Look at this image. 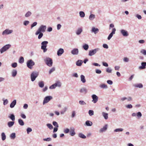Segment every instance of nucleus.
Listing matches in <instances>:
<instances>
[{
    "label": "nucleus",
    "mask_w": 146,
    "mask_h": 146,
    "mask_svg": "<svg viewBox=\"0 0 146 146\" xmlns=\"http://www.w3.org/2000/svg\"><path fill=\"white\" fill-rule=\"evenodd\" d=\"M32 131V129L31 128L28 127L27 129V131L28 134H29L30 132Z\"/></svg>",
    "instance_id": "4d7b16f0"
},
{
    "label": "nucleus",
    "mask_w": 146,
    "mask_h": 146,
    "mask_svg": "<svg viewBox=\"0 0 146 146\" xmlns=\"http://www.w3.org/2000/svg\"><path fill=\"white\" fill-rule=\"evenodd\" d=\"M125 107L128 109H131L133 108V106L131 104H129L126 106Z\"/></svg>",
    "instance_id": "6e6d98bb"
},
{
    "label": "nucleus",
    "mask_w": 146,
    "mask_h": 146,
    "mask_svg": "<svg viewBox=\"0 0 146 146\" xmlns=\"http://www.w3.org/2000/svg\"><path fill=\"white\" fill-rule=\"evenodd\" d=\"M80 16L82 18H83L85 17V14L82 11H81L79 12Z\"/></svg>",
    "instance_id": "79ce46f5"
},
{
    "label": "nucleus",
    "mask_w": 146,
    "mask_h": 146,
    "mask_svg": "<svg viewBox=\"0 0 146 146\" xmlns=\"http://www.w3.org/2000/svg\"><path fill=\"white\" fill-rule=\"evenodd\" d=\"M69 132L70 135L71 136H73L76 134V133L75 132L74 129V128L71 129Z\"/></svg>",
    "instance_id": "bb28decb"
},
{
    "label": "nucleus",
    "mask_w": 146,
    "mask_h": 146,
    "mask_svg": "<svg viewBox=\"0 0 146 146\" xmlns=\"http://www.w3.org/2000/svg\"><path fill=\"white\" fill-rule=\"evenodd\" d=\"M38 73L36 71L32 72L31 74V78L32 82L34 81L36 78L38 77Z\"/></svg>",
    "instance_id": "20e7f679"
},
{
    "label": "nucleus",
    "mask_w": 146,
    "mask_h": 146,
    "mask_svg": "<svg viewBox=\"0 0 146 146\" xmlns=\"http://www.w3.org/2000/svg\"><path fill=\"white\" fill-rule=\"evenodd\" d=\"M38 84L39 87L41 88H43L44 87V83L42 81L39 82Z\"/></svg>",
    "instance_id": "c9c22d12"
},
{
    "label": "nucleus",
    "mask_w": 146,
    "mask_h": 146,
    "mask_svg": "<svg viewBox=\"0 0 146 146\" xmlns=\"http://www.w3.org/2000/svg\"><path fill=\"white\" fill-rule=\"evenodd\" d=\"M100 49L98 48H96L89 51L88 55L91 56L95 55L97 52L100 50Z\"/></svg>",
    "instance_id": "0eeeda50"
},
{
    "label": "nucleus",
    "mask_w": 146,
    "mask_h": 146,
    "mask_svg": "<svg viewBox=\"0 0 146 146\" xmlns=\"http://www.w3.org/2000/svg\"><path fill=\"white\" fill-rule=\"evenodd\" d=\"M75 115H76V112H75V111H72V115H71V117L72 118L74 117L75 116Z\"/></svg>",
    "instance_id": "338daca9"
},
{
    "label": "nucleus",
    "mask_w": 146,
    "mask_h": 146,
    "mask_svg": "<svg viewBox=\"0 0 146 146\" xmlns=\"http://www.w3.org/2000/svg\"><path fill=\"white\" fill-rule=\"evenodd\" d=\"M39 35L38 36V38L39 39H40L43 36V34L42 33L40 32V33H39Z\"/></svg>",
    "instance_id": "bf43d9fd"
},
{
    "label": "nucleus",
    "mask_w": 146,
    "mask_h": 146,
    "mask_svg": "<svg viewBox=\"0 0 146 146\" xmlns=\"http://www.w3.org/2000/svg\"><path fill=\"white\" fill-rule=\"evenodd\" d=\"M78 136L82 139H85L86 138V137L84 134L82 133H80L78 134Z\"/></svg>",
    "instance_id": "f704fd0d"
},
{
    "label": "nucleus",
    "mask_w": 146,
    "mask_h": 146,
    "mask_svg": "<svg viewBox=\"0 0 146 146\" xmlns=\"http://www.w3.org/2000/svg\"><path fill=\"white\" fill-rule=\"evenodd\" d=\"M14 123L15 122L13 121H9L7 123L8 126L9 127H11L13 126Z\"/></svg>",
    "instance_id": "c756f323"
},
{
    "label": "nucleus",
    "mask_w": 146,
    "mask_h": 146,
    "mask_svg": "<svg viewBox=\"0 0 146 146\" xmlns=\"http://www.w3.org/2000/svg\"><path fill=\"white\" fill-rule=\"evenodd\" d=\"M1 139L3 141L5 140L6 138V135L4 132H3L1 134Z\"/></svg>",
    "instance_id": "473e14b6"
},
{
    "label": "nucleus",
    "mask_w": 146,
    "mask_h": 146,
    "mask_svg": "<svg viewBox=\"0 0 146 146\" xmlns=\"http://www.w3.org/2000/svg\"><path fill=\"white\" fill-rule=\"evenodd\" d=\"M79 104L82 105H84L86 104V103L83 100H80L79 101Z\"/></svg>",
    "instance_id": "8fccbe9b"
},
{
    "label": "nucleus",
    "mask_w": 146,
    "mask_h": 146,
    "mask_svg": "<svg viewBox=\"0 0 146 146\" xmlns=\"http://www.w3.org/2000/svg\"><path fill=\"white\" fill-rule=\"evenodd\" d=\"M91 97L92 99V102L94 104L96 103L98 101V96L95 94H93Z\"/></svg>",
    "instance_id": "1a4fd4ad"
},
{
    "label": "nucleus",
    "mask_w": 146,
    "mask_h": 146,
    "mask_svg": "<svg viewBox=\"0 0 146 146\" xmlns=\"http://www.w3.org/2000/svg\"><path fill=\"white\" fill-rule=\"evenodd\" d=\"M35 64V62L31 59L28 60L27 62V66L30 69H32Z\"/></svg>",
    "instance_id": "39448f33"
},
{
    "label": "nucleus",
    "mask_w": 146,
    "mask_h": 146,
    "mask_svg": "<svg viewBox=\"0 0 146 146\" xmlns=\"http://www.w3.org/2000/svg\"><path fill=\"white\" fill-rule=\"evenodd\" d=\"M140 52L143 55L145 56L146 55V50L142 49L140 50Z\"/></svg>",
    "instance_id": "37998d69"
},
{
    "label": "nucleus",
    "mask_w": 146,
    "mask_h": 146,
    "mask_svg": "<svg viewBox=\"0 0 146 146\" xmlns=\"http://www.w3.org/2000/svg\"><path fill=\"white\" fill-rule=\"evenodd\" d=\"M8 117L11 119L12 121H14L15 119V116L13 114H11L8 116Z\"/></svg>",
    "instance_id": "cd10ccee"
},
{
    "label": "nucleus",
    "mask_w": 146,
    "mask_h": 146,
    "mask_svg": "<svg viewBox=\"0 0 146 146\" xmlns=\"http://www.w3.org/2000/svg\"><path fill=\"white\" fill-rule=\"evenodd\" d=\"M137 117L139 118L142 116V114L140 112H138L137 113Z\"/></svg>",
    "instance_id": "e2e57ef3"
},
{
    "label": "nucleus",
    "mask_w": 146,
    "mask_h": 146,
    "mask_svg": "<svg viewBox=\"0 0 146 146\" xmlns=\"http://www.w3.org/2000/svg\"><path fill=\"white\" fill-rule=\"evenodd\" d=\"M82 31V29L81 28H79L76 31V34L77 35H80Z\"/></svg>",
    "instance_id": "6ab92c4d"
},
{
    "label": "nucleus",
    "mask_w": 146,
    "mask_h": 146,
    "mask_svg": "<svg viewBox=\"0 0 146 146\" xmlns=\"http://www.w3.org/2000/svg\"><path fill=\"white\" fill-rule=\"evenodd\" d=\"M123 130V128H117L115 129L114 131V132H122Z\"/></svg>",
    "instance_id": "58836bf2"
},
{
    "label": "nucleus",
    "mask_w": 146,
    "mask_h": 146,
    "mask_svg": "<svg viewBox=\"0 0 146 146\" xmlns=\"http://www.w3.org/2000/svg\"><path fill=\"white\" fill-rule=\"evenodd\" d=\"M146 62H142L141 63V66L139 67V68L140 69H144L146 68Z\"/></svg>",
    "instance_id": "dca6fc26"
},
{
    "label": "nucleus",
    "mask_w": 146,
    "mask_h": 146,
    "mask_svg": "<svg viewBox=\"0 0 146 146\" xmlns=\"http://www.w3.org/2000/svg\"><path fill=\"white\" fill-rule=\"evenodd\" d=\"M120 32L124 36H127L129 34L127 31L124 29H122L120 31Z\"/></svg>",
    "instance_id": "4468645a"
},
{
    "label": "nucleus",
    "mask_w": 146,
    "mask_h": 146,
    "mask_svg": "<svg viewBox=\"0 0 146 146\" xmlns=\"http://www.w3.org/2000/svg\"><path fill=\"white\" fill-rule=\"evenodd\" d=\"M90 31L91 33L96 34L99 31V30L98 28H96L95 27H92Z\"/></svg>",
    "instance_id": "f8f14e48"
},
{
    "label": "nucleus",
    "mask_w": 146,
    "mask_h": 146,
    "mask_svg": "<svg viewBox=\"0 0 146 146\" xmlns=\"http://www.w3.org/2000/svg\"><path fill=\"white\" fill-rule=\"evenodd\" d=\"M108 113L104 112L102 113V116L106 120H107L108 119Z\"/></svg>",
    "instance_id": "a211bd4d"
},
{
    "label": "nucleus",
    "mask_w": 146,
    "mask_h": 146,
    "mask_svg": "<svg viewBox=\"0 0 146 146\" xmlns=\"http://www.w3.org/2000/svg\"><path fill=\"white\" fill-rule=\"evenodd\" d=\"M100 87L103 89H107L108 88L107 86L105 84H102L100 85Z\"/></svg>",
    "instance_id": "e433bc0d"
},
{
    "label": "nucleus",
    "mask_w": 146,
    "mask_h": 146,
    "mask_svg": "<svg viewBox=\"0 0 146 146\" xmlns=\"http://www.w3.org/2000/svg\"><path fill=\"white\" fill-rule=\"evenodd\" d=\"M88 113L90 116H92L94 114V111L92 110H90L88 111Z\"/></svg>",
    "instance_id": "a18cd8bd"
},
{
    "label": "nucleus",
    "mask_w": 146,
    "mask_h": 146,
    "mask_svg": "<svg viewBox=\"0 0 146 146\" xmlns=\"http://www.w3.org/2000/svg\"><path fill=\"white\" fill-rule=\"evenodd\" d=\"M112 71V70L109 68H108L106 69V72L109 73H111Z\"/></svg>",
    "instance_id": "864d4df0"
},
{
    "label": "nucleus",
    "mask_w": 146,
    "mask_h": 146,
    "mask_svg": "<svg viewBox=\"0 0 146 146\" xmlns=\"http://www.w3.org/2000/svg\"><path fill=\"white\" fill-rule=\"evenodd\" d=\"M56 88L55 84H54L51 86L49 87V88L50 89H52L55 88Z\"/></svg>",
    "instance_id": "680f3d73"
},
{
    "label": "nucleus",
    "mask_w": 146,
    "mask_h": 146,
    "mask_svg": "<svg viewBox=\"0 0 146 146\" xmlns=\"http://www.w3.org/2000/svg\"><path fill=\"white\" fill-rule=\"evenodd\" d=\"M17 64L16 62H14L11 64V66L13 68H15L17 66Z\"/></svg>",
    "instance_id": "3c124183"
},
{
    "label": "nucleus",
    "mask_w": 146,
    "mask_h": 146,
    "mask_svg": "<svg viewBox=\"0 0 146 146\" xmlns=\"http://www.w3.org/2000/svg\"><path fill=\"white\" fill-rule=\"evenodd\" d=\"M48 43V42L47 41H44L41 43V49L43 50L44 52H45L47 50V49L46 48Z\"/></svg>",
    "instance_id": "7ed1b4c3"
},
{
    "label": "nucleus",
    "mask_w": 146,
    "mask_h": 146,
    "mask_svg": "<svg viewBox=\"0 0 146 146\" xmlns=\"http://www.w3.org/2000/svg\"><path fill=\"white\" fill-rule=\"evenodd\" d=\"M54 84L56 87H60L61 85V84L59 81H57Z\"/></svg>",
    "instance_id": "ea45409f"
},
{
    "label": "nucleus",
    "mask_w": 146,
    "mask_h": 146,
    "mask_svg": "<svg viewBox=\"0 0 146 146\" xmlns=\"http://www.w3.org/2000/svg\"><path fill=\"white\" fill-rule=\"evenodd\" d=\"M116 30L115 28H113L112 29V32L109 34V35L108 37V40H110L113 36V35L115 34Z\"/></svg>",
    "instance_id": "9d476101"
},
{
    "label": "nucleus",
    "mask_w": 146,
    "mask_h": 146,
    "mask_svg": "<svg viewBox=\"0 0 146 146\" xmlns=\"http://www.w3.org/2000/svg\"><path fill=\"white\" fill-rule=\"evenodd\" d=\"M11 45L10 44H7L4 46L0 49V52L1 54L3 53L8 50L11 47Z\"/></svg>",
    "instance_id": "423d86ee"
},
{
    "label": "nucleus",
    "mask_w": 146,
    "mask_h": 146,
    "mask_svg": "<svg viewBox=\"0 0 146 146\" xmlns=\"http://www.w3.org/2000/svg\"><path fill=\"white\" fill-rule=\"evenodd\" d=\"M123 61L125 62H128L129 61V59L125 57H124L123 59Z\"/></svg>",
    "instance_id": "0e129e2a"
},
{
    "label": "nucleus",
    "mask_w": 146,
    "mask_h": 146,
    "mask_svg": "<svg viewBox=\"0 0 146 146\" xmlns=\"http://www.w3.org/2000/svg\"><path fill=\"white\" fill-rule=\"evenodd\" d=\"M95 17V15H94L91 14L89 17V19L90 20H93Z\"/></svg>",
    "instance_id": "4c0bfd02"
},
{
    "label": "nucleus",
    "mask_w": 146,
    "mask_h": 146,
    "mask_svg": "<svg viewBox=\"0 0 146 146\" xmlns=\"http://www.w3.org/2000/svg\"><path fill=\"white\" fill-rule=\"evenodd\" d=\"M70 129L68 128L65 129L64 130V132L65 133H68L70 132Z\"/></svg>",
    "instance_id": "09e8293b"
},
{
    "label": "nucleus",
    "mask_w": 146,
    "mask_h": 146,
    "mask_svg": "<svg viewBox=\"0 0 146 146\" xmlns=\"http://www.w3.org/2000/svg\"><path fill=\"white\" fill-rule=\"evenodd\" d=\"M18 122L19 124L21 126H23L24 125V123L23 121L21 119L18 120Z\"/></svg>",
    "instance_id": "2f4dec72"
},
{
    "label": "nucleus",
    "mask_w": 146,
    "mask_h": 146,
    "mask_svg": "<svg viewBox=\"0 0 146 146\" xmlns=\"http://www.w3.org/2000/svg\"><path fill=\"white\" fill-rule=\"evenodd\" d=\"M55 70V68L54 67L52 68L49 71V74H51L52 72Z\"/></svg>",
    "instance_id": "052dcab7"
},
{
    "label": "nucleus",
    "mask_w": 146,
    "mask_h": 146,
    "mask_svg": "<svg viewBox=\"0 0 146 146\" xmlns=\"http://www.w3.org/2000/svg\"><path fill=\"white\" fill-rule=\"evenodd\" d=\"M31 14L32 13L30 11H28L26 13L25 16L26 17H28L31 15Z\"/></svg>",
    "instance_id": "c03bdc74"
},
{
    "label": "nucleus",
    "mask_w": 146,
    "mask_h": 146,
    "mask_svg": "<svg viewBox=\"0 0 146 146\" xmlns=\"http://www.w3.org/2000/svg\"><path fill=\"white\" fill-rule=\"evenodd\" d=\"M81 81L82 83H84L86 82V80L85 76L83 75L80 76Z\"/></svg>",
    "instance_id": "5701e85b"
},
{
    "label": "nucleus",
    "mask_w": 146,
    "mask_h": 146,
    "mask_svg": "<svg viewBox=\"0 0 146 146\" xmlns=\"http://www.w3.org/2000/svg\"><path fill=\"white\" fill-rule=\"evenodd\" d=\"M3 104L4 105H6L8 103V101L7 99H5V100H3Z\"/></svg>",
    "instance_id": "69168bd1"
},
{
    "label": "nucleus",
    "mask_w": 146,
    "mask_h": 146,
    "mask_svg": "<svg viewBox=\"0 0 146 146\" xmlns=\"http://www.w3.org/2000/svg\"><path fill=\"white\" fill-rule=\"evenodd\" d=\"M135 16L136 17L138 18V19L140 20L142 19V17L141 15L138 14H135Z\"/></svg>",
    "instance_id": "de8ad7c7"
},
{
    "label": "nucleus",
    "mask_w": 146,
    "mask_h": 146,
    "mask_svg": "<svg viewBox=\"0 0 146 146\" xmlns=\"http://www.w3.org/2000/svg\"><path fill=\"white\" fill-rule=\"evenodd\" d=\"M93 124L92 122L89 120H87L85 122V125L88 126H91Z\"/></svg>",
    "instance_id": "412c9836"
},
{
    "label": "nucleus",
    "mask_w": 146,
    "mask_h": 146,
    "mask_svg": "<svg viewBox=\"0 0 146 146\" xmlns=\"http://www.w3.org/2000/svg\"><path fill=\"white\" fill-rule=\"evenodd\" d=\"M107 125H106L103 128L100 129L99 131L100 133H102L106 130L107 129Z\"/></svg>",
    "instance_id": "f3484780"
},
{
    "label": "nucleus",
    "mask_w": 146,
    "mask_h": 146,
    "mask_svg": "<svg viewBox=\"0 0 146 146\" xmlns=\"http://www.w3.org/2000/svg\"><path fill=\"white\" fill-rule=\"evenodd\" d=\"M102 65L104 66H106V67H108V64L106 62H102Z\"/></svg>",
    "instance_id": "774afa93"
},
{
    "label": "nucleus",
    "mask_w": 146,
    "mask_h": 146,
    "mask_svg": "<svg viewBox=\"0 0 146 146\" xmlns=\"http://www.w3.org/2000/svg\"><path fill=\"white\" fill-rule=\"evenodd\" d=\"M80 92L81 93L86 94L87 92V90L84 87L80 90Z\"/></svg>",
    "instance_id": "c85d7f7f"
},
{
    "label": "nucleus",
    "mask_w": 146,
    "mask_h": 146,
    "mask_svg": "<svg viewBox=\"0 0 146 146\" xmlns=\"http://www.w3.org/2000/svg\"><path fill=\"white\" fill-rule=\"evenodd\" d=\"M13 32L12 30H10L8 29H6L5 31H4L2 33V34L3 35H9L11 33Z\"/></svg>",
    "instance_id": "9b49d317"
},
{
    "label": "nucleus",
    "mask_w": 146,
    "mask_h": 146,
    "mask_svg": "<svg viewBox=\"0 0 146 146\" xmlns=\"http://www.w3.org/2000/svg\"><path fill=\"white\" fill-rule=\"evenodd\" d=\"M53 98L51 96H48L45 97L43 101V104L44 105L45 104L48 103Z\"/></svg>",
    "instance_id": "6e6552de"
},
{
    "label": "nucleus",
    "mask_w": 146,
    "mask_h": 146,
    "mask_svg": "<svg viewBox=\"0 0 146 146\" xmlns=\"http://www.w3.org/2000/svg\"><path fill=\"white\" fill-rule=\"evenodd\" d=\"M133 86L135 87L139 88H142L143 87V85L141 83L135 84L133 85Z\"/></svg>",
    "instance_id": "393cba45"
},
{
    "label": "nucleus",
    "mask_w": 146,
    "mask_h": 146,
    "mask_svg": "<svg viewBox=\"0 0 146 146\" xmlns=\"http://www.w3.org/2000/svg\"><path fill=\"white\" fill-rule=\"evenodd\" d=\"M43 140L44 141H50L52 140V139L50 137H48L46 138L43 139Z\"/></svg>",
    "instance_id": "603ef678"
},
{
    "label": "nucleus",
    "mask_w": 146,
    "mask_h": 146,
    "mask_svg": "<svg viewBox=\"0 0 146 146\" xmlns=\"http://www.w3.org/2000/svg\"><path fill=\"white\" fill-rule=\"evenodd\" d=\"M10 138L12 139H14L16 137V133H11L9 136Z\"/></svg>",
    "instance_id": "b1692460"
},
{
    "label": "nucleus",
    "mask_w": 146,
    "mask_h": 146,
    "mask_svg": "<svg viewBox=\"0 0 146 146\" xmlns=\"http://www.w3.org/2000/svg\"><path fill=\"white\" fill-rule=\"evenodd\" d=\"M71 53L73 55H77L78 54L79 50L77 48H74L71 51Z\"/></svg>",
    "instance_id": "ddd939ff"
},
{
    "label": "nucleus",
    "mask_w": 146,
    "mask_h": 146,
    "mask_svg": "<svg viewBox=\"0 0 146 146\" xmlns=\"http://www.w3.org/2000/svg\"><path fill=\"white\" fill-rule=\"evenodd\" d=\"M37 24V23L36 22H34L33 24H32L31 26V29H32L33 27L36 26Z\"/></svg>",
    "instance_id": "5fc2aeb1"
},
{
    "label": "nucleus",
    "mask_w": 146,
    "mask_h": 146,
    "mask_svg": "<svg viewBox=\"0 0 146 146\" xmlns=\"http://www.w3.org/2000/svg\"><path fill=\"white\" fill-rule=\"evenodd\" d=\"M17 74V71L15 69L13 70L11 72V74L12 77H15Z\"/></svg>",
    "instance_id": "4be33fe9"
},
{
    "label": "nucleus",
    "mask_w": 146,
    "mask_h": 146,
    "mask_svg": "<svg viewBox=\"0 0 146 146\" xmlns=\"http://www.w3.org/2000/svg\"><path fill=\"white\" fill-rule=\"evenodd\" d=\"M89 47V46L88 44H85L82 46L83 48L85 50H88Z\"/></svg>",
    "instance_id": "7c9ffc66"
},
{
    "label": "nucleus",
    "mask_w": 146,
    "mask_h": 146,
    "mask_svg": "<svg viewBox=\"0 0 146 146\" xmlns=\"http://www.w3.org/2000/svg\"><path fill=\"white\" fill-rule=\"evenodd\" d=\"M45 64L48 66L51 67L52 65L53 61L50 58L47 57L44 59Z\"/></svg>",
    "instance_id": "f257e3e1"
},
{
    "label": "nucleus",
    "mask_w": 146,
    "mask_h": 146,
    "mask_svg": "<svg viewBox=\"0 0 146 146\" xmlns=\"http://www.w3.org/2000/svg\"><path fill=\"white\" fill-rule=\"evenodd\" d=\"M24 60L23 57L22 56H21L19 58V63L22 64L24 62Z\"/></svg>",
    "instance_id": "72a5a7b5"
},
{
    "label": "nucleus",
    "mask_w": 146,
    "mask_h": 146,
    "mask_svg": "<svg viewBox=\"0 0 146 146\" xmlns=\"http://www.w3.org/2000/svg\"><path fill=\"white\" fill-rule=\"evenodd\" d=\"M83 62L82 60H79L76 62V64L77 66H80L82 65Z\"/></svg>",
    "instance_id": "a878e982"
},
{
    "label": "nucleus",
    "mask_w": 146,
    "mask_h": 146,
    "mask_svg": "<svg viewBox=\"0 0 146 146\" xmlns=\"http://www.w3.org/2000/svg\"><path fill=\"white\" fill-rule=\"evenodd\" d=\"M46 125L50 129H52L53 128L52 125L50 123H47Z\"/></svg>",
    "instance_id": "a19ab883"
},
{
    "label": "nucleus",
    "mask_w": 146,
    "mask_h": 146,
    "mask_svg": "<svg viewBox=\"0 0 146 146\" xmlns=\"http://www.w3.org/2000/svg\"><path fill=\"white\" fill-rule=\"evenodd\" d=\"M64 50L63 48H60L58 50L57 52V55L58 56H60L64 52Z\"/></svg>",
    "instance_id": "2eb2a0df"
},
{
    "label": "nucleus",
    "mask_w": 146,
    "mask_h": 146,
    "mask_svg": "<svg viewBox=\"0 0 146 146\" xmlns=\"http://www.w3.org/2000/svg\"><path fill=\"white\" fill-rule=\"evenodd\" d=\"M29 23V22L28 21H25L23 22V24L25 26L28 25Z\"/></svg>",
    "instance_id": "13d9d810"
},
{
    "label": "nucleus",
    "mask_w": 146,
    "mask_h": 146,
    "mask_svg": "<svg viewBox=\"0 0 146 146\" xmlns=\"http://www.w3.org/2000/svg\"><path fill=\"white\" fill-rule=\"evenodd\" d=\"M46 28V25H41L38 28L37 31H36L35 33L36 35H38L39 33L40 32L44 33L45 31Z\"/></svg>",
    "instance_id": "f03ea898"
},
{
    "label": "nucleus",
    "mask_w": 146,
    "mask_h": 146,
    "mask_svg": "<svg viewBox=\"0 0 146 146\" xmlns=\"http://www.w3.org/2000/svg\"><path fill=\"white\" fill-rule=\"evenodd\" d=\"M16 104V100H14L13 102H11L10 104V107L11 108H14Z\"/></svg>",
    "instance_id": "aec40b11"
},
{
    "label": "nucleus",
    "mask_w": 146,
    "mask_h": 146,
    "mask_svg": "<svg viewBox=\"0 0 146 146\" xmlns=\"http://www.w3.org/2000/svg\"><path fill=\"white\" fill-rule=\"evenodd\" d=\"M52 124L53 125L56 127H59L56 121H53L52 122Z\"/></svg>",
    "instance_id": "49530a36"
}]
</instances>
